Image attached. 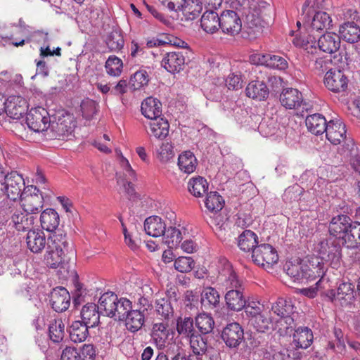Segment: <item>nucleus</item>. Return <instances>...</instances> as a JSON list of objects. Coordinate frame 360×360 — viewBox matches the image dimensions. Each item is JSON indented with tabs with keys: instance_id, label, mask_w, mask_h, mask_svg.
<instances>
[{
	"instance_id": "nucleus-58",
	"label": "nucleus",
	"mask_w": 360,
	"mask_h": 360,
	"mask_svg": "<svg viewBox=\"0 0 360 360\" xmlns=\"http://www.w3.org/2000/svg\"><path fill=\"white\" fill-rule=\"evenodd\" d=\"M272 330H276L281 336L290 334L293 330L294 319L292 316L279 317Z\"/></svg>"
},
{
	"instance_id": "nucleus-37",
	"label": "nucleus",
	"mask_w": 360,
	"mask_h": 360,
	"mask_svg": "<svg viewBox=\"0 0 360 360\" xmlns=\"http://www.w3.org/2000/svg\"><path fill=\"white\" fill-rule=\"evenodd\" d=\"M314 335L308 327H299L293 334V340L297 347L308 348L313 342Z\"/></svg>"
},
{
	"instance_id": "nucleus-20",
	"label": "nucleus",
	"mask_w": 360,
	"mask_h": 360,
	"mask_svg": "<svg viewBox=\"0 0 360 360\" xmlns=\"http://www.w3.org/2000/svg\"><path fill=\"white\" fill-rule=\"evenodd\" d=\"M346 129L345 124L340 120H330L328 122L326 129L327 139L333 145H338L342 142L346 136Z\"/></svg>"
},
{
	"instance_id": "nucleus-61",
	"label": "nucleus",
	"mask_w": 360,
	"mask_h": 360,
	"mask_svg": "<svg viewBox=\"0 0 360 360\" xmlns=\"http://www.w3.org/2000/svg\"><path fill=\"white\" fill-rule=\"evenodd\" d=\"M132 308L131 302L127 298H118V302L116 303L115 307V318L117 319L120 321H124V319L126 318L127 314L129 313L130 309Z\"/></svg>"
},
{
	"instance_id": "nucleus-47",
	"label": "nucleus",
	"mask_w": 360,
	"mask_h": 360,
	"mask_svg": "<svg viewBox=\"0 0 360 360\" xmlns=\"http://www.w3.org/2000/svg\"><path fill=\"white\" fill-rule=\"evenodd\" d=\"M191 347L194 353L197 355L206 354L208 355L213 351L212 347H208L207 340L200 335L195 333L189 338Z\"/></svg>"
},
{
	"instance_id": "nucleus-56",
	"label": "nucleus",
	"mask_w": 360,
	"mask_h": 360,
	"mask_svg": "<svg viewBox=\"0 0 360 360\" xmlns=\"http://www.w3.org/2000/svg\"><path fill=\"white\" fill-rule=\"evenodd\" d=\"M305 264L291 262L285 264L286 274L295 282L302 283L304 281V276L307 274L304 271Z\"/></svg>"
},
{
	"instance_id": "nucleus-5",
	"label": "nucleus",
	"mask_w": 360,
	"mask_h": 360,
	"mask_svg": "<svg viewBox=\"0 0 360 360\" xmlns=\"http://www.w3.org/2000/svg\"><path fill=\"white\" fill-rule=\"evenodd\" d=\"M253 262L263 267H271L276 264L278 255L276 249L270 244L263 243L257 245L252 250Z\"/></svg>"
},
{
	"instance_id": "nucleus-11",
	"label": "nucleus",
	"mask_w": 360,
	"mask_h": 360,
	"mask_svg": "<svg viewBox=\"0 0 360 360\" xmlns=\"http://www.w3.org/2000/svg\"><path fill=\"white\" fill-rule=\"evenodd\" d=\"M251 60L257 65H264L271 69L284 70L288 67L284 58L270 53H257L252 56Z\"/></svg>"
},
{
	"instance_id": "nucleus-50",
	"label": "nucleus",
	"mask_w": 360,
	"mask_h": 360,
	"mask_svg": "<svg viewBox=\"0 0 360 360\" xmlns=\"http://www.w3.org/2000/svg\"><path fill=\"white\" fill-rule=\"evenodd\" d=\"M250 323L259 333H265L272 330L274 326L270 316L262 313L253 319H250Z\"/></svg>"
},
{
	"instance_id": "nucleus-36",
	"label": "nucleus",
	"mask_w": 360,
	"mask_h": 360,
	"mask_svg": "<svg viewBox=\"0 0 360 360\" xmlns=\"http://www.w3.org/2000/svg\"><path fill=\"white\" fill-rule=\"evenodd\" d=\"M89 328L90 327L80 321H73L68 328L70 340L75 343L84 342L89 336Z\"/></svg>"
},
{
	"instance_id": "nucleus-43",
	"label": "nucleus",
	"mask_w": 360,
	"mask_h": 360,
	"mask_svg": "<svg viewBox=\"0 0 360 360\" xmlns=\"http://www.w3.org/2000/svg\"><path fill=\"white\" fill-rule=\"evenodd\" d=\"M201 302L210 309L217 308L220 304L219 293L214 288H205L201 294Z\"/></svg>"
},
{
	"instance_id": "nucleus-12",
	"label": "nucleus",
	"mask_w": 360,
	"mask_h": 360,
	"mask_svg": "<svg viewBox=\"0 0 360 360\" xmlns=\"http://www.w3.org/2000/svg\"><path fill=\"white\" fill-rule=\"evenodd\" d=\"M353 221L347 215L340 214L332 218L328 226L330 235L342 241Z\"/></svg>"
},
{
	"instance_id": "nucleus-40",
	"label": "nucleus",
	"mask_w": 360,
	"mask_h": 360,
	"mask_svg": "<svg viewBox=\"0 0 360 360\" xmlns=\"http://www.w3.org/2000/svg\"><path fill=\"white\" fill-rule=\"evenodd\" d=\"M197 159L194 154L191 151H185L179 155L178 158V166L179 169L186 173H193L197 166Z\"/></svg>"
},
{
	"instance_id": "nucleus-44",
	"label": "nucleus",
	"mask_w": 360,
	"mask_h": 360,
	"mask_svg": "<svg viewBox=\"0 0 360 360\" xmlns=\"http://www.w3.org/2000/svg\"><path fill=\"white\" fill-rule=\"evenodd\" d=\"M105 44L110 51L118 52L124 45L122 32L120 30H112L106 37Z\"/></svg>"
},
{
	"instance_id": "nucleus-18",
	"label": "nucleus",
	"mask_w": 360,
	"mask_h": 360,
	"mask_svg": "<svg viewBox=\"0 0 360 360\" xmlns=\"http://www.w3.org/2000/svg\"><path fill=\"white\" fill-rule=\"evenodd\" d=\"M206 11L200 19L201 27L207 33H214L220 28L221 14L217 12L219 8H209L207 6Z\"/></svg>"
},
{
	"instance_id": "nucleus-41",
	"label": "nucleus",
	"mask_w": 360,
	"mask_h": 360,
	"mask_svg": "<svg viewBox=\"0 0 360 360\" xmlns=\"http://www.w3.org/2000/svg\"><path fill=\"white\" fill-rule=\"evenodd\" d=\"M168 324L165 322L156 323L153 326L152 338L159 348L165 347L169 337Z\"/></svg>"
},
{
	"instance_id": "nucleus-48",
	"label": "nucleus",
	"mask_w": 360,
	"mask_h": 360,
	"mask_svg": "<svg viewBox=\"0 0 360 360\" xmlns=\"http://www.w3.org/2000/svg\"><path fill=\"white\" fill-rule=\"evenodd\" d=\"M342 154L347 158H355L356 163H352V167L356 172H360V160L358 155V148L352 139L346 137L343 141Z\"/></svg>"
},
{
	"instance_id": "nucleus-7",
	"label": "nucleus",
	"mask_w": 360,
	"mask_h": 360,
	"mask_svg": "<svg viewBox=\"0 0 360 360\" xmlns=\"http://www.w3.org/2000/svg\"><path fill=\"white\" fill-rule=\"evenodd\" d=\"M220 29L224 34L234 36L241 31L242 20L234 11L226 10L221 13Z\"/></svg>"
},
{
	"instance_id": "nucleus-46",
	"label": "nucleus",
	"mask_w": 360,
	"mask_h": 360,
	"mask_svg": "<svg viewBox=\"0 0 360 360\" xmlns=\"http://www.w3.org/2000/svg\"><path fill=\"white\" fill-rule=\"evenodd\" d=\"M208 186L207 180L202 176L192 178L188 183L189 192L197 198L202 197L207 192Z\"/></svg>"
},
{
	"instance_id": "nucleus-30",
	"label": "nucleus",
	"mask_w": 360,
	"mask_h": 360,
	"mask_svg": "<svg viewBox=\"0 0 360 360\" xmlns=\"http://www.w3.org/2000/svg\"><path fill=\"white\" fill-rule=\"evenodd\" d=\"M220 276L223 278V285L227 290L242 288V281L238 278V276L233 270L231 264L226 262L224 264V268L220 272Z\"/></svg>"
},
{
	"instance_id": "nucleus-52",
	"label": "nucleus",
	"mask_w": 360,
	"mask_h": 360,
	"mask_svg": "<svg viewBox=\"0 0 360 360\" xmlns=\"http://www.w3.org/2000/svg\"><path fill=\"white\" fill-rule=\"evenodd\" d=\"M49 335L55 343L60 342L65 335V324L61 319H54L49 326Z\"/></svg>"
},
{
	"instance_id": "nucleus-10",
	"label": "nucleus",
	"mask_w": 360,
	"mask_h": 360,
	"mask_svg": "<svg viewBox=\"0 0 360 360\" xmlns=\"http://www.w3.org/2000/svg\"><path fill=\"white\" fill-rule=\"evenodd\" d=\"M324 84L328 90L340 93L347 89L348 79L341 70L330 69L325 75Z\"/></svg>"
},
{
	"instance_id": "nucleus-3",
	"label": "nucleus",
	"mask_w": 360,
	"mask_h": 360,
	"mask_svg": "<svg viewBox=\"0 0 360 360\" xmlns=\"http://www.w3.org/2000/svg\"><path fill=\"white\" fill-rule=\"evenodd\" d=\"M25 190V181L20 174L17 172H6L0 184V195L17 200L24 195Z\"/></svg>"
},
{
	"instance_id": "nucleus-59",
	"label": "nucleus",
	"mask_w": 360,
	"mask_h": 360,
	"mask_svg": "<svg viewBox=\"0 0 360 360\" xmlns=\"http://www.w3.org/2000/svg\"><path fill=\"white\" fill-rule=\"evenodd\" d=\"M149 82L148 72L144 70L136 71L130 78L129 86L133 90H138L146 86Z\"/></svg>"
},
{
	"instance_id": "nucleus-35",
	"label": "nucleus",
	"mask_w": 360,
	"mask_h": 360,
	"mask_svg": "<svg viewBox=\"0 0 360 360\" xmlns=\"http://www.w3.org/2000/svg\"><path fill=\"white\" fill-rule=\"evenodd\" d=\"M341 243L347 248H357L360 246V222L353 221Z\"/></svg>"
},
{
	"instance_id": "nucleus-24",
	"label": "nucleus",
	"mask_w": 360,
	"mask_h": 360,
	"mask_svg": "<svg viewBox=\"0 0 360 360\" xmlns=\"http://www.w3.org/2000/svg\"><path fill=\"white\" fill-rule=\"evenodd\" d=\"M39 221L42 229L54 233L60 224V217L54 209L47 208L41 212Z\"/></svg>"
},
{
	"instance_id": "nucleus-42",
	"label": "nucleus",
	"mask_w": 360,
	"mask_h": 360,
	"mask_svg": "<svg viewBox=\"0 0 360 360\" xmlns=\"http://www.w3.org/2000/svg\"><path fill=\"white\" fill-rule=\"evenodd\" d=\"M193 6L189 4L187 0H170L167 3V8L170 11H184L193 15V18H195L200 13L202 7L198 4L195 5V8L192 10Z\"/></svg>"
},
{
	"instance_id": "nucleus-14",
	"label": "nucleus",
	"mask_w": 360,
	"mask_h": 360,
	"mask_svg": "<svg viewBox=\"0 0 360 360\" xmlns=\"http://www.w3.org/2000/svg\"><path fill=\"white\" fill-rule=\"evenodd\" d=\"M47 134L52 139H65L72 134L73 127L70 120H50Z\"/></svg>"
},
{
	"instance_id": "nucleus-8",
	"label": "nucleus",
	"mask_w": 360,
	"mask_h": 360,
	"mask_svg": "<svg viewBox=\"0 0 360 360\" xmlns=\"http://www.w3.org/2000/svg\"><path fill=\"white\" fill-rule=\"evenodd\" d=\"M327 295L331 301H338L342 306H347L355 300L354 285L349 281H343L339 284L336 292L331 290Z\"/></svg>"
},
{
	"instance_id": "nucleus-25",
	"label": "nucleus",
	"mask_w": 360,
	"mask_h": 360,
	"mask_svg": "<svg viewBox=\"0 0 360 360\" xmlns=\"http://www.w3.org/2000/svg\"><path fill=\"white\" fill-rule=\"evenodd\" d=\"M248 97L257 101H265L269 94V90L264 81L250 82L245 89Z\"/></svg>"
},
{
	"instance_id": "nucleus-2",
	"label": "nucleus",
	"mask_w": 360,
	"mask_h": 360,
	"mask_svg": "<svg viewBox=\"0 0 360 360\" xmlns=\"http://www.w3.org/2000/svg\"><path fill=\"white\" fill-rule=\"evenodd\" d=\"M340 44V37L335 32H326L319 37L310 33L302 39L300 46L309 54H314L317 48L332 54L339 50Z\"/></svg>"
},
{
	"instance_id": "nucleus-9",
	"label": "nucleus",
	"mask_w": 360,
	"mask_h": 360,
	"mask_svg": "<svg viewBox=\"0 0 360 360\" xmlns=\"http://www.w3.org/2000/svg\"><path fill=\"white\" fill-rule=\"evenodd\" d=\"M221 338L228 347L237 348L244 339V331L239 323L233 322L223 328Z\"/></svg>"
},
{
	"instance_id": "nucleus-26",
	"label": "nucleus",
	"mask_w": 360,
	"mask_h": 360,
	"mask_svg": "<svg viewBox=\"0 0 360 360\" xmlns=\"http://www.w3.org/2000/svg\"><path fill=\"white\" fill-rule=\"evenodd\" d=\"M141 112L150 120L162 117V103L156 98L148 97L141 103Z\"/></svg>"
},
{
	"instance_id": "nucleus-27",
	"label": "nucleus",
	"mask_w": 360,
	"mask_h": 360,
	"mask_svg": "<svg viewBox=\"0 0 360 360\" xmlns=\"http://www.w3.org/2000/svg\"><path fill=\"white\" fill-rule=\"evenodd\" d=\"M338 35L348 43H356L360 40V27L354 22H345L340 26Z\"/></svg>"
},
{
	"instance_id": "nucleus-51",
	"label": "nucleus",
	"mask_w": 360,
	"mask_h": 360,
	"mask_svg": "<svg viewBox=\"0 0 360 360\" xmlns=\"http://www.w3.org/2000/svg\"><path fill=\"white\" fill-rule=\"evenodd\" d=\"M162 236L164 243L167 245L169 248H176L183 239L181 230L175 226H169L167 229H165V232Z\"/></svg>"
},
{
	"instance_id": "nucleus-45",
	"label": "nucleus",
	"mask_w": 360,
	"mask_h": 360,
	"mask_svg": "<svg viewBox=\"0 0 360 360\" xmlns=\"http://www.w3.org/2000/svg\"><path fill=\"white\" fill-rule=\"evenodd\" d=\"M194 322L191 317H179L176 320V331L182 338H190L196 333Z\"/></svg>"
},
{
	"instance_id": "nucleus-22",
	"label": "nucleus",
	"mask_w": 360,
	"mask_h": 360,
	"mask_svg": "<svg viewBox=\"0 0 360 360\" xmlns=\"http://www.w3.org/2000/svg\"><path fill=\"white\" fill-rule=\"evenodd\" d=\"M27 105L26 101L20 96L11 97L6 103V112L14 119H20L26 114Z\"/></svg>"
},
{
	"instance_id": "nucleus-21",
	"label": "nucleus",
	"mask_w": 360,
	"mask_h": 360,
	"mask_svg": "<svg viewBox=\"0 0 360 360\" xmlns=\"http://www.w3.org/2000/svg\"><path fill=\"white\" fill-rule=\"evenodd\" d=\"M227 308L231 311H239L246 306V297L243 288L229 290L224 296Z\"/></svg>"
},
{
	"instance_id": "nucleus-28",
	"label": "nucleus",
	"mask_w": 360,
	"mask_h": 360,
	"mask_svg": "<svg viewBox=\"0 0 360 360\" xmlns=\"http://www.w3.org/2000/svg\"><path fill=\"white\" fill-rule=\"evenodd\" d=\"M100 310L94 303H87L81 310L82 322L90 328L96 327L99 323Z\"/></svg>"
},
{
	"instance_id": "nucleus-62",
	"label": "nucleus",
	"mask_w": 360,
	"mask_h": 360,
	"mask_svg": "<svg viewBox=\"0 0 360 360\" xmlns=\"http://www.w3.org/2000/svg\"><path fill=\"white\" fill-rule=\"evenodd\" d=\"M122 61L115 56H110L105 62V69L111 76H119L122 70Z\"/></svg>"
},
{
	"instance_id": "nucleus-55",
	"label": "nucleus",
	"mask_w": 360,
	"mask_h": 360,
	"mask_svg": "<svg viewBox=\"0 0 360 360\" xmlns=\"http://www.w3.org/2000/svg\"><path fill=\"white\" fill-rule=\"evenodd\" d=\"M304 271L307 274L304 276V281H313L316 278H319L325 282L323 276L326 274V269L323 262H317L316 264H311V266L305 264Z\"/></svg>"
},
{
	"instance_id": "nucleus-57",
	"label": "nucleus",
	"mask_w": 360,
	"mask_h": 360,
	"mask_svg": "<svg viewBox=\"0 0 360 360\" xmlns=\"http://www.w3.org/2000/svg\"><path fill=\"white\" fill-rule=\"evenodd\" d=\"M224 201L222 197L216 191L207 193L205 205L211 212H217L224 207Z\"/></svg>"
},
{
	"instance_id": "nucleus-29",
	"label": "nucleus",
	"mask_w": 360,
	"mask_h": 360,
	"mask_svg": "<svg viewBox=\"0 0 360 360\" xmlns=\"http://www.w3.org/2000/svg\"><path fill=\"white\" fill-rule=\"evenodd\" d=\"M118 302V297L112 292L103 293L99 300L98 307L101 313L109 317L115 316L114 308Z\"/></svg>"
},
{
	"instance_id": "nucleus-60",
	"label": "nucleus",
	"mask_w": 360,
	"mask_h": 360,
	"mask_svg": "<svg viewBox=\"0 0 360 360\" xmlns=\"http://www.w3.org/2000/svg\"><path fill=\"white\" fill-rule=\"evenodd\" d=\"M156 311L165 320H169L174 315L172 303L166 298H161L156 301Z\"/></svg>"
},
{
	"instance_id": "nucleus-31",
	"label": "nucleus",
	"mask_w": 360,
	"mask_h": 360,
	"mask_svg": "<svg viewBox=\"0 0 360 360\" xmlns=\"http://www.w3.org/2000/svg\"><path fill=\"white\" fill-rule=\"evenodd\" d=\"M250 8L253 9V15H256L267 24L273 20L274 8L268 3L259 0H252Z\"/></svg>"
},
{
	"instance_id": "nucleus-63",
	"label": "nucleus",
	"mask_w": 360,
	"mask_h": 360,
	"mask_svg": "<svg viewBox=\"0 0 360 360\" xmlns=\"http://www.w3.org/2000/svg\"><path fill=\"white\" fill-rule=\"evenodd\" d=\"M16 200L4 198L0 201V218L1 220H7L8 217L15 211Z\"/></svg>"
},
{
	"instance_id": "nucleus-49",
	"label": "nucleus",
	"mask_w": 360,
	"mask_h": 360,
	"mask_svg": "<svg viewBox=\"0 0 360 360\" xmlns=\"http://www.w3.org/2000/svg\"><path fill=\"white\" fill-rule=\"evenodd\" d=\"M195 323L198 331L201 334L206 335L213 330L214 321L210 314L202 313L195 317Z\"/></svg>"
},
{
	"instance_id": "nucleus-1",
	"label": "nucleus",
	"mask_w": 360,
	"mask_h": 360,
	"mask_svg": "<svg viewBox=\"0 0 360 360\" xmlns=\"http://www.w3.org/2000/svg\"><path fill=\"white\" fill-rule=\"evenodd\" d=\"M74 254V247L63 231H58L48 238L44 262L52 269L64 268L65 256Z\"/></svg>"
},
{
	"instance_id": "nucleus-64",
	"label": "nucleus",
	"mask_w": 360,
	"mask_h": 360,
	"mask_svg": "<svg viewBox=\"0 0 360 360\" xmlns=\"http://www.w3.org/2000/svg\"><path fill=\"white\" fill-rule=\"evenodd\" d=\"M195 262L191 257H179L174 262L175 269L181 273L190 272Z\"/></svg>"
},
{
	"instance_id": "nucleus-34",
	"label": "nucleus",
	"mask_w": 360,
	"mask_h": 360,
	"mask_svg": "<svg viewBox=\"0 0 360 360\" xmlns=\"http://www.w3.org/2000/svg\"><path fill=\"white\" fill-rule=\"evenodd\" d=\"M305 122L308 130L315 135L322 134L327 129L328 122L321 114L307 116Z\"/></svg>"
},
{
	"instance_id": "nucleus-54",
	"label": "nucleus",
	"mask_w": 360,
	"mask_h": 360,
	"mask_svg": "<svg viewBox=\"0 0 360 360\" xmlns=\"http://www.w3.org/2000/svg\"><path fill=\"white\" fill-rule=\"evenodd\" d=\"M332 26V19L326 12H316L311 22V32L330 29Z\"/></svg>"
},
{
	"instance_id": "nucleus-13",
	"label": "nucleus",
	"mask_w": 360,
	"mask_h": 360,
	"mask_svg": "<svg viewBox=\"0 0 360 360\" xmlns=\"http://www.w3.org/2000/svg\"><path fill=\"white\" fill-rule=\"evenodd\" d=\"M185 56L181 51H171L167 53L162 59L161 65L167 72L175 74L184 68Z\"/></svg>"
},
{
	"instance_id": "nucleus-16",
	"label": "nucleus",
	"mask_w": 360,
	"mask_h": 360,
	"mask_svg": "<svg viewBox=\"0 0 360 360\" xmlns=\"http://www.w3.org/2000/svg\"><path fill=\"white\" fill-rule=\"evenodd\" d=\"M70 295L63 287H57L51 292L50 304L56 312H63L70 306Z\"/></svg>"
},
{
	"instance_id": "nucleus-19",
	"label": "nucleus",
	"mask_w": 360,
	"mask_h": 360,
	"mask_svg": "<svg viewBox=\"0 0 360 360\" xmlns=\"http://www.w3.org/2000/svg\"><path fill=\"white\" fill-rule=\"evenodd\" d=\"M279 100L281 105L286 109H297L304 102L302 94L294 88L283 89Z\"/></svg>"
},
{
	"instance_id": "nucleus-6",
	"label": "nucleus",
	"mask_w": 360,
	"mask_h": 360,
	"mask_svg": "<svg viewBox=\"0 0 360 360\" xmlns=\"http://www.w3.org/2000/svg\"><path fill=\"white\" fill-rule=\"evenodd\" d=\"M50 120L49 112L41 107L32 108L26 114V123L35 132L48 131Z\"/></svg>"
},
{
	"instance_id": "nucleus-15",
	"label": "nucleus",
	"mask_w": 360,
	"mask_h": 360,
	"mask_svg": "<svg viewBox=\"0 0 360 360\" xmlns=\"http://www.w3.org/2000/svg\"><path fill=\"white\" fill-rule=\"evenodd\" d=\"M11 225L18 231H30L32 229L36 217L20 210H15L10 217Z\"/></svg>"
},
{
	"instance_id": "nucleus-4",
	"label": "nucleus",
	"mask_w": 360,
	"mask_h": 360,
	"mask_svg": "<svg viewBox=\"0 0 360 360\" xmlns=\"http://www.w3.org/2000/svg\"><path fill=\"white\" fill-rule=\"evenodd\" d=\"M27 189L21 198L22 207L23 211L34 216L43 208L44 197L36 186H27Z\"/></svg>"
},
{
	"instance_id": "nucleus-17",
	"label": "nucleus",
	"mask_w": 360,
	"mask_h": 360,
	"mask_svg": "<svg viewBox=\"0 0 360 360\" xmlns=\"http://www.w3.org/2000/svg\"><path fill=\"white\" fill-rule=\"evenodd\" d=\"M320 254L323 259L330 262L335 265L340 262L341 259V246L339 243H335L331 238L322 241L319 243Z\"/></svg>"
},
{
	"instance_id": "nucleus-32",
	"label": "nucleus",
	"mask_w": 360,
	"mask_h": 360,
	"mask_svg": "<svg viewBox=\"0 0 360 360\" xmlns=\"http://www.w3.org/2000/svg\"><path fill=\"white\" fill-rule=\"evenodd\" d=\"M169 129V124L168 121L163 117H160L150 121V131L148 133L150 136H153L156 139H164L167 136Z\"/></svg>"
},
{
	"instance_id": "nucleus-23",
	"label": "nucleus",
	"mask_w": 360,
	"mask_h": 360,
	"mask_svg": "<svg viewBox=\"0 0 360 360\" xmlns=\"http://www.w3.org/2000/svg\"><path fill=\"white\" fill-rule=\"evenodd\" d=\"M48 239L43 231L30 230L26 236L27 248L33 253H39L47 245Z\"/></svg>"
},
{
	"instance_id": "nucleus-53",
	"label": "nucleus",
	"mask_w": 360,
	"mask_h": 360,
	"mask_svg": "<svg viewBox=\"0 0 360 360\" xmlns=\"http://www.w3.org/2000/svg\"><path fill=\"white\" fill-rule=\"evenodd\" d=\"M271 310L279 317L291 316L294 307L290 300L280 297L272 305Z\"/></svg>"
},
{
	"instance_id": "nucleus-39",
	"label": "nucleus",
	"mask_w": 360,
	"mask_h": 360,
	"mask_svg": "<svg viewBox=\"0 0 360 360\" xmlns=\"http://www.w3.org/2000/svg\"><path fill=\"white\" fill-rule=\"evenodd\" d=\"M238 245L244 252H252L258 245V237L252 231L245 230L239 236Z\"/></svg>"
},
{
	"instance_id": "nucleus-33",
	"label": "nucleus",
	"mask_w": 360,
	"mask_h": 360,
	"mask_svg": "<svg viewBox=\"0 0 360 360\" xmlns=\"http://www.w3.org/2000/svg\"><path fill=\"white\" fill-rule=\"evenodd\" d=\"M166 225L162 219L158 216L148 217L144 222L146 233L153 237H159L165 232Z\"/></svg>"
},
{
	"instance_id": "nucleus-38",
	"label": "nucleus",
	"mask_w": 360,
	"mask_h": 360,
	"mask_svg": "<svg viewBox=\"0 0 360 360\" xmlns=\"http://www.w3.org/2000/svg\"><path fill=\"white\" fill-rule=\"evenodd\" d=\"M145 316L146 314L141 310L131 309L124 319L127 329L131 332H136L141 329L145 322Z\"/></svg>"
}]
</instances>
